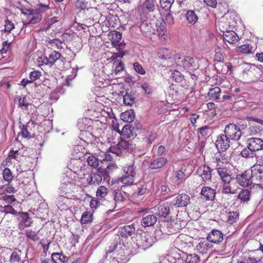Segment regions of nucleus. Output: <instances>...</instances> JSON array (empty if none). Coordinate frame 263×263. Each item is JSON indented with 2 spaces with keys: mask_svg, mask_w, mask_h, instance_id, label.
<instances>
[{
  "mask_svg": "<svg viewBox=\"0 0 263 263\" xmlns=\"http://www.w3.org/2000/svg\"><path fill=\"white\" fill-rule=\"evenodd\" d=\"M107 37L111 41L112 45L122 46V43L120 42L122 34L119 32L115 30L110 31L107 35Z\"/></svg>",
  "mask_w": 263,
  "mask_h": 263,
  "instance_id": "5701e85b",
  "label": "nucleus"
},
{
  "mask_svg": "<svg viewBox=\"0 0 263 263\" xmlns=\"http://www.w3.org/2000/svg\"><path fill=\"white\" fill-rule=\"evenodd\" d=\"M106 256L104 257V258H103V260L100 261V263H120L116 257H113L108 258V254H106Z\"/></svg>",
  "mask_w": 263,
  "mask_h": 263,
  "instance_id": "774afa93",
  "label": "nucleus"
},
{
  "mask_svg": "<svg viewBox=\"0 0 263 263\" xmlns=\"http://www.w3.org/2000/svg\"><path fill=\"white\" fill-rule=\"evenodd\" d=\"M108 193L107 189L104 186H100L98 187L96 195L99 199L104 198Z\"/></svg>",
  "mask_w": 263,
  "mask_h": 263,
  "instance_id": "09e8293b",
  "label": "nucleus"
},
{
  "mask_svg": "<svg viewBox=\"0 0 263 263\" xmlns=\"http://www.w3.org/2000/svg\"><path fill=\"white\" fill-rule=\"evenodd\" d=\"M0 211L2 213H5L6 214H11L13 215H17V212L12 205L7 204L4 206H0Z\"/></svg>",
  "mask_w": 263,
  "mask_h": 263,
  "instance_id": "58836bf2",
  "label": "nucleus"
},
{
  "mask_svg": "<svg viewBox=\"0 0 263 263\" xmlns=\"http://www.w3.org/2000/svg\"><path fill=\"white\" fill-rule=\"evenodd\" d=\"M216 170L222 182L225 184H229L231 181L232 178L228 170L226 167H217Z\"/></svg>",
  "mask_w": 263,
  "mask_h": 263,
  "instance_id": "4be33fe9",
  "label": "nucleus"
},
{
  "mask_svg": "<svg viewBox=\"0 0 263 263\" xmlns=\"http://www.w3.org/2000/svg\"><path fill=\"white\" fill-rule=\"evenodd\" d=\"M216 190L209 186L202 187L200 195L206 200L213 201L215 199Z\"/></svg>",
  "mask_w": 263,
  "mask_h": 263,
  "instance_id": "6ab92c4d",
  "label": "nucleus"
},
{
  "mask_svg": "<svg viewBox=\"0 0 263 263\" xmlns=\"http://www.w3.org/2000/svg\"><path fill=\"white\" fill-rule=\"evenodd\" d=\"M241 156L245 158H253L255 156V152L252 151L248 146L245 148L240 153Z\"/></svg>",
  "mask_w": 263,
  "mask_h": 263,
  "instance_id": "8fccbe9b",
  "label": "nucleus"
},
{
  "mask_svg": "<svg viewBox=\"0 0 263 263\" xmlns=\"http://www.w3.org/2000/svg\"><path fill=\"white\" fill-rule=\"evenodd\" d=\"M41 76V72L39 70H34L29 74V81L32 83L33 81L39 79Z\"/></svg>",
  "mask_w": 263,
  "mask_h": 263,
  "instance_id": "680f3d73",
  "label": "nucleus"
},
{
  "mask_svg": "<svg viewBox=\"0 0 263 263\" xmlns=\"http://www.w3.org/2000/svg\"><path fill=\"white\" fill-rule=\"evenodd\" d=\"M102 180V175L97 173H91L86 178V181L89 185H99Z\"/></svg>",
  "mask_w": 263,
  "mask_h": 263,
  "instance_id": "a878e982",
  "label": "nucleus"
},
{
  "mask_svg": "<svg viewBox=\"0 0 263 263\" xmlns=\"http://www.w3.org/2000/svg\"><path fill=\"white\" fill-rule=\"evenodd\" d=\"M137 252V249L136 248L134 244L130 246L127 242L126 244L124 243L119 235H117L109 246L108 250L106 251L105 253H114L120 260V263H126L129 261L131 256L136 254Z\"/></svg>",
  "mask_w": 263,
  "mask_h": 263,
  "instance_id": "f257e3e1",
  "label": "nucleus"
},
{
  "mask_svg": "<svg viewBox=\"0 0 263 263\" xmlns=\"http://www.w3.org/2000/svg\"><path fill=\"white\" fill-rule=\"evenodd\" d=\"M81 131V136L82 137L81 138L84 141L86 142L88 139H92L93 136L90 132L82 130Z\"/></svg>",
  "mask_w": 263,
  "mask_h": 263,
  "instance_id": "69168bd1",
  "label": "nucleus"
},
{
  "mask_svg": "<svg viewBox=\"0 0 263 263\" xmlns=\"http://www.w3.org/2000/svg\"><path fill=\"white\" fill-rule=\"evenodd\" d=\"M220 93V88L219 87H214L209 90L208 93V97L209 100L216 101L219 99Z\"/></svg>",
  "mask_w": 263,
  "mask_h": 263,
  "instance_id": "c85d7f7f",
  "label": "nucleus"
},
{
  "mask_svg": "<svg viewBox=\"0 0 263 263\" xmlns=\"http://www.w3.org/2000/svg\"><path fill=\"white\" fill-rule=\"evenodd\" d=\"M182 259L183 263H200V258L196 254H188L183 252L182 253Z\"/></svg>",
  "mask_w": 263,
  "mask_h": 263,
  "instance_id": "b1692460",
  "label": "nucleus"
},
{
  "mask_svg": "<svg viewBox=\"0 0 263 263\" xmlns=\"http://www.w3.org/2000/svg\"><path fill=\"white\" fill-rule=\"evenodd\" d=\"M222 59L221 57L219 56V53H217V55H215V60L217 61V62L214 64V67L217 72H222V69L220 68L223 65V63L221 62Z\"/></svg>",
  "mask_w": 263,
  "mask_h": 263,
  "instance_id": "052dcab7",
  "label": "nucleus"
},
{
  "mask_svg": "<svg viewBox=\"0 0 263 263\" xmlns=\"http://www.w3.org/2000/svg\"><path fill=\"white\" fill-rule=\"evenodd\" d=\"M0 199L6 201L8 203H12L13 202L16 200L15 196L13 195H2Z\"/></svg>",
  "mask_w": 263,
  "mask_h": 263,
  "instance_id": "338daca9",
  "label": "nucleus"
},
{
  "mask_svg": "<svg viewBox=\"0 0 263 263\" xmlns=\"http://www.w3.org/2000/svg\"><path fill=\"white\" fill-rule=\"evenodd\" d=\"M135 228L133 224L126 225L119 230L118 233L119 235L123 237L127 238L132 236L135 232Z\"/></svg>",
  "mask_w": 263,
  "mask_h": 263,
  "instance_id": "412c9836",
  "label": "nucleus"
},
{
  "mask_svg": "<svg viewBox=\"0 0 263 263\" xmlns=\"http://www.w3.org/2000/svg\"><path fill=\"white\" fill-rule=\"evenodd\" d=\"M250 171H245L243 173L237 175V182L241 186L247 187L254 184Z\"/></svg>",
  "mask_w": 263,
  "mask_h": 263,
  "instance_id": "9d476101",
  "label": "nucleus"
},
{
  "mask_svg": "<svg viewBox=\"0 0 263 263\" xmlns=\"http://www.w3.org/2000/svg\"><path fill=\"white\" fill-rule=\"evenodd\" d=\"M124 69L123 63L119 60H116L112 65V69L114 73L116 76L122 72Z\"/></svg>",
  "mask_w": 263,
  "mask_h": 263,
  "instance_id": "2f4dec72",
  "label": "nucleus"
},
{
  "mask_svg": "<svg viewBox=\"0 0 263 263\" xmlns=\"http://www.w3.org/2000/svg\"><path fill=\"white\" fill-rule=\"evenodd\" d=\"M167 162V159L165 157H159L152 160L149 164V168L157 170L162 168Z\"/></svg>",
  "mask_w": 263,
  "mask_h": 263,
  "instance_id": "a211bd4d",
  "label": "nucleus"
},
{
  "mask_svg": "<svg viewBox=\"0 0 263 263\" xmlns=\"http://www.w3.org/2000/svg\"><path fill=\"white\" fill-rule=\"evenodd\" d=\"M49 2L48 0L44 3L39 2L37 8L31 10L28 17L23 21V25L28 26L39 23L42 19L43 14L49 9Z\"/></svg>",
  "mask_w": 263,
  "mask_h": 263,
  "instance_id": "f03ea898",
  "label": "nucleus"
},
{
  "mask_svg": "<svg viewBox=\"0 0 263 263\" xmlns=\"http://www.w3.org/2000/svg\"><path fill=\"white\" fill-rule=\"evenodd\" d=\"M92 220V214L88 211L84 212L81 217V222L82 223H88Z\"/></svg>",
  "mask_w": 263,
  "mask_h": 263,
  "instance_id": "c03bdc74",
  "label": "nucleus"
},
{
  "mask_svg": "<svg viewBox=\"0 0 263 263\" xmlns=\"http://www.w3.org/2000/svg\"><path fill=\"white\" fill-rule=\"evenodd\" d=\"M135 176L133 175L126 174L120 178L121 182L126 185L132 184L135 181Z\"/></svg>",
  "mask_w": 263,
  "mask_h": 263,
  "instance_id": "79ce46f5",
  "label": "nucleus"
},
{
  "mask_svg": "<svg viewBox=\"0 0 263 263\" xmlns=\"http://www.w3.org/2000/svg\"><path fill=\"white\" fill-rule=\"evenodd\" d=\"M157 220L156 216L153 214L145 213L141 220V224L144 227L154 226Z\"/></svg>",
  "mask_w": 263,
  "mask_h": 263,
  "instance_id": "dca6fc26",
  "label": "nucleus"
},
{
  "mask_svg": "<svg viewBox=\"0 0 263 263\" xmlns=\"http://www.w3.org/2000/svg\"><path fill=\"white\" fill-rule=\"evenodd\" d=\"M173 206V202H166L157 208V213L160 216L165 218L170 213L171 209Z\"/></svg>",
  "mask_w": 263,
  "mask_h": 263,
  "instance_id": "f3484780",
  "label": "nucleus"
},
{
  "mask_svg": "<svg viewBox=\"0 0 263 263\" xmlns=\"http://www.w3.org/2000/svg\"><path fill=\"white\" fill-rule=\"evenodd\" d=\"M10 44L11 43L9 42L8 41H5L2 43L3 47L0 51L2 55L3 54L7 53V52L10 50Z\"/></svg>",
  "mask_w": 263,
  "mask_h": 263,
  "instance_id": "0e129e2a",
  "label": "nucleus"
},
{
  "mask_svg": "<svg viewBox=\"0 0 263 263\" xmlns=\"http://www.w3.org/2000/svg\"><path fill=\"white\" fill-rule=\"evenodd\" d=\"M212 246V245L208 240L200 242L197 246L196 248L200 253L203 254L206 253L208 251H210Z\"/></svg>",
  "mask_w": 263,
  "mask_h": 263,
  "instance_id": "cd10ccee",
  "label": "nucleus"
},
{
  "mask_svg": "<svg viewBox=\"0 0 263 263\" xmlns=\"http://www.w3.org/2000/svg\"><path fill=\"white\" fill-rule=\"evenodd\" d=\"M174 0H160V7L165 9L166 11H168L171 7Z\"/></svg>",
  "mask_w": 263,
  "mask_h": 263,
  "instance_id": "864d4df0",
  "label": "nucleus"
},
{
  "mask_svg": "<svg viewBox=\"0 0 263 263\" xmlns=\"http://www.w3.org/2000/svg\"><path fill=\"white\" fill-rule=\"evenodd\" d=\"M64 59V57L61 53L56 51H53L48 55L45 53V55L39 57L37 60L42 64L49 65L51 66L57 61L60 60L63 61Z\"/></svg>",
  "mask_w": 263,
  "mask_h": 263,
  "instance_id": "20e7f679",
  "label": "nucleus"
},
{
  "mask_svg": "<svg viewBox=\"0 0 263 263\" xmlns=\"http://www.w3.org/2000/svg\"><path fill=\"white\" fill-rule=\"evenodd\" d=\"M158 55L162 59H169L171 58V52L168 49L162 48L159 50Z\"/></svg>",
  "mask_w": 263,
  "mask_h": 263,
  "instance_id": "37998d69",
  "label": "nucleus"
},
{
  "mask_svg": "<svg viewBox=\"0 0 263 263\" xmlns=\"http://www.w3.org/2000/svg\"><path fill=\"white\" fill-rule=\"evenodd\" d=\"M207 239L214 243H219L223 240V235L219 230H213L208 234Z\"/></svg>",
  "mask_w": 263,
  "mask_h": 263,
  "instance_id": "2eb2a0df",
  "label": "nucleus"
},
{
  "mask_svg": "<svg viewBox=\"0 0 263 263\" xmlns=\"http://www.w3.org/2000/svg\"><path fill=\"white\" fill-rule=\"evenodd\" d=\"M132 145L128 141L121 140L115 148V153L119 155L121 153V149H129L132 148Z\"/></svg>",
  "mask_w": 263,
  "mask_h": 263,
  "instance_id": "c756f323",
  "label": "nucleus"
},
{
  "mask_svg": "<svg viewBox=\"0 0 263 263\" xmlns=\"http://www.w3.org/2000/svg\"><path fill=\"white\" fill-rule=\"evenodd\" d=\"M66 257L62 254L54 253L51 255V261L53 263H65Z\"/></svg>",
  "mask_w": 263,
  "mask_h": 263,
  "instance_id": "4c0bfd02",
  "label": "nucleus"
},
{
  "mask_svg": "<svg viewBox=\"0 0 263 263\" xmlns=\"http://www.w3.org/2000/svg\"><path fill=\"white\" fill-rule=\"evenodd\" d=\"M187 22L192 24H195L198 20V17L193 10H188L185 14Z\"/></svg>",
  "mask_w": 263,
  "mask_h": 263,
  "instance_id": "e433bc0d",
  "label": "nucleus"
},
{
  "mask_svg": "<svg viewBox=\"0 0 263 263\" xmlns=\"http://www.w3.org/2000/svg\"><path fill=\"white\" fill-rule=\"evenodd\" d=\"M26 236L27 238L30 239L33 241H37L39 239L37 233L32 230H27L26 232Z\"/></svg>",
  "mask_w": 263,
  "mask_h": 263,
  "instance_id": "e2e57ef3",
  "label": "nucleus"
},
{
  "mask_svg": "<svg viewBox=\"0 0 263 263\" xmlns=\"http://www.w3.org/2000/svg\"><path fill=\"white\" fill-rule=\"evenodd\" d=\"M253 51V47L249 44H245L239 46L236 49V52L239 55L251 54Z\"/></svg>",
  "mask_w": 263,
  "mask_h": 263,
  "instance_id": "393cba45",
  "label": "nucleus"
},
{
  "mask_svg": "<svg viewBox=\"0 0 263 263\" xmlns=\"http://www.w3.org/2000/svg\"><path fill=\"white\" fill-rule=\"evenodd\" d=\"M9 156L10 157L14 158L17 160H21L22 157H24V151L23 149H19L18 150L14 151L11 150Z\"/></svg>",
  "mask_w": 263,
  "mask_h": 263,
  "instance_id": "ea45409f",
  "label": "nucleus"
},
{
  "mask_svg": "<svg viewBox=\"0 0 263 263\" xmlns=\"http://www.w3.org/2000/svg\"><path fill=\"white\" fill-rule=\"evenodd\" d=\"M238 217L239 214L236 212H230L229 213L228 222L230 224H233L236 222Z\"/></svg>",
  "mask_w": 263,
  "mask_h": 263,
  "instance_id": "bf43d9fd",
  "label": "nucleus"
},
{
  "mask_svg": "<svg viewBox=\"0 0 263 263\" xmlns=\"http://www.w3.org/2000/svg\"><path fill=\"white\" fill-rule=\"evenodd\" d=\"M87 161L88 164L91 167H93L94 168H97L99 166V159L93 155L89 156L87 158Z\"/></svg>",
  "mask_w": 263,
  "mask_h": 263,
  "instance_id": "de8ad7c7",
  "label": "nucleus"
},
{
  "mask_svg": "<svg viewBox=\"0 0 263 263\" xmlns=\"http://www.w3.org/2000/svg\"><path fill=\"white\" fill-rule=\"evenodd\" d=\"M112 196L115 203H120L124 201L126 199L123 193L119 189L115 190L112 193Z\"/></svg>",
  "mask_w": 263,
  "mask_h": 263,
  "instance_id": "f704fd0d",
  "label": "nucleus"
},
{
  "mask_svg": "<svg viewBox=\"0 0 263 263\" xmlns=\"http://www.w3.org/2000/svg\"><path fill=\"white\" fill-rule=\"evenodd\" d=\"M247 146L255 153L263 149V140L260 138H251L247 140Z\"/></svg>",
  "mask_w": 263,
  "mask_h": 263,
  "instance_id": "f8f14e48",
  "label": "nucleus"
},
{
  "mask_svg": "<svg viewBox=\"0 0 263 263\" xmlns=\"http://www.w3.org/2000/svg\"><path fill=\"white\" fill-rule=\"evenodd\" d=\"M137 241L138 242L133 243L136 248L145 250L152 246L157 241V239L155 236H152L149 233L143 232Z\"/></svg>",
  "mask_w": 263,
  "mask_h": 263,
  "instance_id": "7ed1b4c3",
  "label": "nucleus"
},
{
  "mask_svg": "<svg viewBox=\"0 0 263 263\" xmlns=\"http://www.w3.org/2000/svg\"><path fill=\"white\" fill-rule=\"evenodd\" d=\"M135 98L130 93H126L123 97V102L125 105L131 106L134 103Z\"/></svg>",
  "mask_w": 263,
  "mask_h": 263,
  "instance_id": "5fc2aeb1",
  "label": "nucleus"
},
{
  "mask_svg": "<svg viewBox=\"0 0 263 263\" xmlns=\"http://www.w3.org/2000/svg\"><path fill=\"white\" fill-rule=\"evenodd\" d=\"M161 231L165 234L171 235L177 233L179 230V224L175 221H165L161 226Z\"/></svg>",
  "mask_w": 263,
  "mask_h": 263,
  "instance_id": "6e6552de",
  "label": "nucleus"
},
{
  "mask_svg": "<svg viewBox=\"0 0 263 263\" xmlns=\"http://www.w3.org/2000/svg\"><path fill=\"white\" fill-rule=\"evenodd\" d=\"M177 63L187 70H194L199 67L198 59L191 57H180Z\"/></svg>",
  "mask_w": 263,
  "mask_h": 263,
  "instance_id": "39448f33",
  "label": "nucleus"
},
{
  "mask_svg": "<svg viewBox=\"0 0 263 263\" xmlns=\"http://www.w3.org/2000/svg\"><path fill=\"white\" fill-rule=\"evenodd\" d=\"M18 99V104L19 107L23 109H27L28 107L29 103L27 101L25 96L23 95L19 96L17 97Z\"/></svg>",
  "mask_w": 263,
  "mask_h": 263,
  "instance_id": "49530a36",
  "label": "nucleus"
},
{
  "mask_svg": "<svg viewBox=\"0 0 263 263\" xmlns=\"http://www.w3.org/2000/svg\"><path fill=\"white\" fill-rule=\"evenodd\" d=\"M143 8L148 12L154 11L156 7V0H145L142 4Z\"/></svg>",
  "mask_w": 263,
  "mask_h": 263,
  "instance_id": "c9c22d12",
  "label": "nucleus"
},
{
  "mask_svg": "<svg viewBox=\"0 0 263 263\" xmlns=\"http://www.w3.org/2000/svg\"><path fill=\"white\" fill-rule=\"evenodd\" d=\"M17 220L18 221V227L20 229H23L25 228L31 226L33 222L32 219L29 217L27 212H18L17 215Z\"/></svg>",
  "mask_w": 263,
  "mask_h": 263,
  "instance_id": "1a4fd4ad",
  "label": "nucleus"
},
{
  "mask_svg": "<svg viewBox=\"0 0 263 263\" xmlns=\"http://www.w3.org/2000/svg\"><path fill=\"white\" fill-rule=\"evenodd\" d=\"M120 118L122 120L127 123L132 122L135 118L133 110H129L122 112L120 115Z\"/></svg>",
  "mask_w": 263,
  "mask_h": 263,
  "instance_id": "473e14b6",
  "label": "nucleus"
},
{
  "mask_svg": "<svg viewBox=\"0 0 263 263\" xmlns=\"http://www.w3.org/2000/svg\"><path fill=\"white\" fill-rule=\"evenodd\" d=\"M211 170L209 166L207 165H202L200 166L197 171V173L199 176L202 177L203 181L206 183L210 181L212 178Z\"/></svg>",
  "mask_w": 263,
  "mask_h": 263,
  "instance_id": "ddd939ff",
  "label": "nucleus"
},
{
  "mask_svg": "<svg viewBox=\"0 0 263 263\" xmlns=\"http://www.w3.org/2000/svg\"><path fill=\"white\" fill-rule=\"evenodd\" d=\"M124 172L126 174L135 176L136 172L134 163H131L125 166L124 167Z\"/></svg>",
  "mask_w": 263,
  "mask_h": 263,
  "instance_id": "3c124183",
  "label": "nucleus"
},
{
  "mask_svg": "<svg viewBox=\"0 0 263 263\" xmlns=\"http://www.w3.org/2000/svg\"><path fill=\"white\" fill-rule=\"evenodd\" d=\"M230 139L224 134H221L217 137L215 145L218 150L226 151L230 147Z\"/></svg>",
  "mask_w": 263,
  "mask_h": 263,
  "instance_id": "9b49d317",
  "label": "nucleus"
},
{
  "mask_svg": "<svg viewBox=\"0 0 263 263\" xmlns=\"http://www.w3.org/2000/svg\"><path fill=\"white\" fill-rule=\"evenodd\" d=\"M250 172L254 184L263 183V165L255 164L251 167Z\"/></svg>",
  "mask_w": 263,
  "mask_h": 263,
  "instance_id": "0eeeda50",
  "label": "nucleus"
},
{
  "mask_svg": "<svg viewBox=\"0 0 263 263\" xmlns=\"http://www.w3.org/2000/svg\"><path fill=\"white\" fill-rule=\"evenodd\" d=\"M250 192L248 190H242L238 195V198L241 201L247 202L250 199Z\"/></svg>",
  "mask_w": 263,
  "mask_h": 263,
  "instance_id": "a18cd8bd",
  "label": "nucleus"
},
{
  "mask_svg": "<svg viewBox=\"0 0 263 263\" xmlns=\"http://www.w3.org/2000/svg\"><path fill=\"white\" fill-rule=\"evenodd\" d=\"M183 251H179V253H173L167 256V260L171 263H183L182 259Z\"/></svg>",
  "mask_w": 263,
  "mask_h": 263,
  "instance_id": "7c9ffc66",
  "label": "nucleus"
},
{
  "mask_svg": "<svg viewBox=\"0 0 263 263\" xmlns=\"http://www.w3.org/2000/svg\"><path fill=\"white\" fill-rule=\"evenodd\" d=\"M224 134L230 140L237 141L242 136V132L239 126L234 124H229L225 127Z\"/></svg>",
  "mask_w": 263,
  "mask_h": 263,
  "instance_id": "423d86ee",
  "label": "nucleus"
},
{
  "mask_svg": "<svg viewBox=\"0 0 263 263\" xmlns=\"http://www.w3.org/2000/svg\"><path fill=\"white\" fill-rule=\"evenodd\" d=\"M76 7L81 10L88 9L90 8V5L84 0H78L76 3Z\"/></svg>",
  "mask_w": 263,
  "mask_h": 263,
  "instance_id": "603ef678",
  "label": "nucleus"
},
{
  "mask_svg": "<svg viewBox=\"0 0 263 263\" xmlns=\"http://www.w3.org/2000/svg\"><path fill=\"white\" fill-rule=\"evenodd\" d=\"M140 30L145 34L146 35L154 33V29L152 27L151 24L148 23L147 21L142 22L140 26Z\"/></svg>",
  "mask_w": 263,
  "mask_h": 263,
  "instance_id": "72a5a7b5",
  "label": "nucleus"
},
{
  "mask_svg": "<svg viewBox=\"0 0 263 263\" xmlns=\"http://www.w3.org/2000/svg\"><path fill=\"white\" fill-rule=\"evenodd\" d=\"M223 40L230 44H235L239 40V38L236 33L232 30H228L223 32Z\"/></svg>",
  "mask_w": 263,
  "mask_h": 263,
  "instance_id": "aec40b11",
  "label": "nucleus"
},
{
  "mask_svg": "<svg viewBox=\"0 0 263 263\" xmlns=\"http://www.w3.org/2000/svg\"><path fill=\"white\" fill-rule=\"evenodd\" d=\"M21 251L19 249H15V250L13 252L10 257L9 262L10 263H17L21 260Z\"/></svg>",
  "mask_w": 263,
  "mask_h": 263,
  "instance_id": "a19ab883",
  "label": "nucleus"
},
{
  "mask_svg": "<svg viewBox=\"0 0 263 263\" xmlns=\"http://www.w3.org/2000/svg\"><path fill=\"white\" fill-rule=\"evenodd\" d=\"M116 168V166L114 164H109L107 165V167L105 168H102L101 166L99 167L98 169V172L100 173L102 176L104 177V180L108 181L109 179V173L111 172L114 168Z\"/></svg>",
  "mask_w": 263,
  "mask_h": 263,
  "instance_id": "bb28decb",
  "label": "nucleus"
},
{
  "mask_svg": "<svg viewBox=\"0 0 263 263\" xmlns=\"http://www.w3.org/2000/svg\"><path fill=\"white\" fill-rule=\"evenodd\" d=\"M211 128L209 126H202L198 129V132L202 137H205L211 134Z\"/></svg>",
  "mask_w": 263,
  "mask_h": 263,
  "instance_id": "13d9d810",
  "label": "nucleus"
},
{
  "mask_svg": "<svg viewBox=\"0 0 263 263\" xmlns=\"http://www.w3.org/2000/svg\"><path fill=\"white\" fill-rule=\"evenodd\" d=\"M191 198L190 196L185 194H179L175 199L174 202H172L174 206L177 207H185L190 203Z\"/></svg>",
  "mask_w": 263,
  "mask_h": 263,
  "instance_id": "4468645a",
  "label": "nucleus"
},
{
  "mask_svg": "<svg viewBox=\"0 0 263 263\" xmlns=\"http://www.w3.org/2000/svg\"><path fill=\"white\" fill-rule=\"evenodd\" d=\"M171 77L173 80L177 83L181 82L183 79V76L182 74L177 70H174L172 73Z\"/></svg>",
  "mask_w": 263,
  "mask_h": 263,
  "instance_id": "6e6d98bb",
  "label": "nucleus"
},
{
  "mask_svg": "<svg viewBox=\"0 0 263 263\" xmlns=\"http://www.w3.org/2000/svg\"><path fill=\"white\" fill-rule=\"evenodd\" d=\"M3 175L4 179L8 182H10L13 178L12 173L10 169L8 167H6L4 170Z\"/></svg>",
  "mask_w": 263,
  "mask_h": 263,
  "instance_id": "4d7b16f0",
  "label": "nucleus"
}]
</instances>
